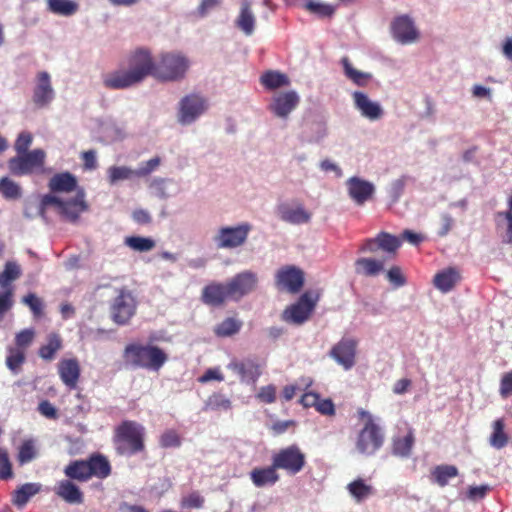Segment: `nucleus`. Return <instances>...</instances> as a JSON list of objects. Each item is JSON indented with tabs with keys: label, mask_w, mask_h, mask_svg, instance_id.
Segmentation results:
<instances>
[{
	"label": "nucleus",
	"mask_w": 512,
	"mask_h": 512,
	"mask_svg": "<svg viewBox=\"0 0 512 512\" xmlns=\"http://www.w3.org/2000/svg\"><path fill=\"white\" fill-rule=\"evenodd\" d=\"M53 207L55 211L66 221L77 222L81 213L88 209L83 189H79L74 197L63 198L55 194H46L40 202L29 201L24 208V215L28 219L36 216H44L45 209Z\"/></svg>",
	"instance_id": "obj_1"
},
{
	"label": "nucleus",
	"mask_w": 512,
	"mask_h": 512,
	"mask_svg": "<svg viewBox=\"0 0 512 512\" xmlns=\"http://www.w3.org/2000/svg\"><path fill=\"white\" fill-rule=\"evenodd\" d=\"M125 363L133 368L159 371L167 362V354L158 346L132 343L125 347Z\"/></svg>",
	"instance_id": "obj_2"
},
{
	"label": "nucleus",
	"mask_w": 512,
	"mask_h": 512,
	"mask_svg": "<svg viewBox=\"0 0 512 512\" xmlns=\"http://www.w3.org/2000/svg\"><path fill=\"white\" fill-rule=\"evenodd\" d=\"M190 59L179 51L161 53L156 60L154 78L161 82H180L190 68Z\"/></svg>",
	"instance_id": "obj_3"
},
{
	"label": "nucleus",
	"mask_w": 512,
	"mask_h": 512,
	"mask_svg": "<svg viewBox=\"0 0 512 512\" xmlns=\"http://www.w3.org/2000/svg\"><path fill=\"white\" fill-rule=\"evenodd\" d=\"M252 225L241 222L234 226H221L212 236V242L217 249L233 250L243 246L248 239Z\"/></svg>",
	"instance_id": "obj_4"
},
{
	"label": "nucleus",
	"mask_w": 512,
	"mask_h": 512,
	"mask_svg": "<svg viewBox=\"0 0 512 512\" xmlns=\"http://www.w3.org/2000/svg\"><path fill=\"white\" fill-rule=\"evenodd\" d=\"M209 108L208 100L201 94L190 93L182 97L177 105V122L189 126L196 122Z\"/></svg>",
	"instance_id": "obj_5"
},
{
	"label": "nucleus",
	"mask_w": 512,
	"mask_h": 512,
	"mask_svg": "<svg viewBox=\"0 0 512 512\" xmlns=\"http://www.w3.org/2000/svg\"><path fill=\"white\" fill-rule=\"evenodd\" d=\"M362 416L367 417V422L358 434L356 449L360 454L371 456L383 445L384 435L370 413L363 411Z\"/></svg>",
	"instance_id": "obj_6"
},
{
	"label": "nucleus",
	"mask_w": 512,
	"mask_h": 512,
	"mask_svg": "<svg viewBox=\"0 0 512 512\" xmlns=\"http://www.w3.org/2000/svg\"><path fill=\"white\" fill-rule=\"evenodd\" d=\"M318 299L319 294L317 292L306 291L296 303L283 311L282 319L294 325L304 324L310 318Z\"/></svg>",
	"instance_id": "obj_7"
},
{
	"label": "nucleus",
	"mask_w": 512,
	"mask_h": 512,
	"mask_svg": "<svg viewBox=\"0 0 512 512\" xmlns=\"http://www.w3.org/2000/svg\"><path fill=\"white\" fill-rule=\"evenodd\" d=\"M45 152L42 149H34L12 157L8 161L9 171L16 176L28 175L44 165Z\"/></svg>",
	"instance_id": "obj_8"
},
{
	"label": "nucleus",
	"mask_w": 512,
	"mask_h": 512,
	"mask_svg": "<svg viewBox=\"0 0 512 512\" xmlns=\"http://www.w3.org/2000/svg\"><path fill=\"white\" fill-rule=\"evenodd\" d=\"M258 282V274L252 270H244L237 273L226 282L230 293V300L237 302L251 294L257 289Z\"/></svg>",
	"instance_id": "obj_9"
},
{
	"label": "nucleus",
	"mask_w": 512,
	"mask_h": 512,
	"mask_svg": "<svg viewBox=\"0 0 512 512\" xmlns=\"http://www.w3.org/2000/svg\"><path fill=\"white\" fill-rule=\"evenodd\" d=\"M272 462L277 469L286 470L288 473L294 475L300 472L304 467L305 455L300 451L298 446L291 445L274 454Z\"/></svg>",
	"instance_id": "obj_10"
},
{
	"label": "nucleus",
	"mask_w": 512,
	"mask_h": 512,
	"mask_svg": "<svg viewBox=\"0 0 512 512\" xmlns=\"http://www.w3.org/2000/svg\"><path fill=\"white\" fill-rule=\"evenodd\" d=\"M155 68L156 61L153 60L151 53L147 49L139 48L129 57L128 70L139 83L147 76L154 77Z\"/></svg>",
	"instance_id": "obj_11"
},
{
	"label": "nucleus",
	"mask_w": 512,
	"mask_h": 512,
	"mask_svg": "<svg viewBox=\"0 0 512 512\" xmlns=\"http://www.w3.org/2000/svg\"><path fill=\"white\" fill-rule=\"evenodd\" d=\"M390 29L393 39L402 45L415 43L420 37L415 22L409 15L395 17L391 22Z\"/></svg>",
	"instance_id": "obj_12"
},
{
	"label": "nucleus",
	"mask_w": 512,
	"mask_h": 512,
	"mask_svg": "<svg viewBox=\"0 0 512 512\" xmlns=\"http://www.w3.org/2000/svg\"><path fill=\"white\" fill-rule=\"evenodd\" d=\"M136 301L127 290H120L119 294L114 298L111 307V317L113 321L119 325L128 323L131 317L135 314Z\"/></svg>",
	"instance_id": "obj_13"
},
{
	"label": "nucleus",
	"mask_w": 512,
	"mask_h": 512,
	"mask_svg": "<svg viewBox=\"0 0 512 512\" xmlns=\"http://www.w3.org/2000/svg\"><path fill=\"white\" fill-rule=\"evenodd\" d=\"M357 341L342 338L329 351V356L345 371L351 370L356 364Z\"/></svg>",
	"instance_id": "obj_14"
},
{
	"label": "nucleus",
	"mask_w": 512,
	"mask_h": 512,
	"mask_svg": "<svg viewBox=\"0 0 512 512\" xmlns=\"http://www.w3.org/2000/svg\"><path fill=\"white\" fill-rule=\"evenodd\" d=\"M400 245V238L386 232H380L375 238L366 239L360 246L359 251L375 254L381 250L388 255H394Z\"/></svg>",
	"instance_id": "obj_15"
},
{
	"label": "nucleus",
	"mask_w": 512,
	"mask_h": 512,
	"mask_svg": "<svg viewBox=\"0 0 512 512\" xmlns=\"http://www.w3.org/2000/svg\"><path fill=\"white\" fill-rule=\"evenodd\" d=\"M55 98V90L52 86L51 76L46 71H40L36 75L33 88L32 101L37 108L48 107Z\"/></svg>",
	"instance_id": "obj_16"
},
{
	"label": "nucleus",
	"mask_w": 512,
	"mask_h": 512,
	"mask_svg": "<svg viewBox=\"0 0 512 512\" xmlns=\"http://www.w3.org/2000/svg\"><path fill=\"white\" fill-rule=\"evenodd\" d=\"M348 196L357 205L362 206L370 200L375 191V185L358 176H352L345 182Z\"/></svg>",
	"instance_id": "obj_17"
},
{
	"label": "nucleus",
	"mask_w": 512,
	"mask_h": 512,
	"mask_svg": "<svg viewBox=\"0 0 512 512\" xmlns=\"http://www.w3.org/2000/svg\"><path fill=\"white\" fill-rule=\"evenodd\" d=\"M226 367L236 374L241 382L246 384H254L261 375L259 364L251 358H233Z\"/></svg>",
	"instance_id": "obj_18"
},
{
	"label": "nucleus",
	"mask_w": 512,
	"mask_h": 512,
	"mask_svg": "<svg viewBox=\"0 0 512 512\" xmlns=\"http://www.w3.org/2000/svg\"><path fill=\"white\" fill-rule=\"evenodd\" d=\"M352 99L354 108L363 118L371 122H375L384 116V109L382 105L377 101L371 100L366 93L362 91H354L352 93Z\"/></svg>",
	"instance_id": "obj_19"
},
{
	"label": "nucleus",
	"mask_w": 512,
	"mask_h": 512,
	"mask_svg": "<svg viewBox=\"0 0 512 512\" xmlns=\"http://www.w3.org/2000/svg\"><path fill=\"white\" fill-rule=\"evenodd\" d=\"M300 102V97L295 91L277 93L272 97L268 106L270 112L276 117L287 119L292 111L296 109Z\"/></svg>",
	"instance_id": "obj_20"
},
{
	"label": "nucleus",
	"mask_w": 512,
	"mask_h": 512,
	"mask_svg": "<svg viewBox=\"0 0 512 512\" xmlns=\"http://www.w3.org/2000/svg\"><path fill=\"white\" fill-rule=\"evenodd\" d=\"M278 217L292 225H302L310 222L311 213L300 202L282 203L277 207Z\"/></svg>",
	"instance_id": "obj_21"
},
{
	"label": "nucleus",
	"mask_w": 512,
	"mask_h": 512,
	"mask_svg": "<svg viewBox=\"0 0 512 512\" xmlns=\"http://www.w3.org/2000/svg\"><path fill=\"white\" fill-rule=\"evenodd\" d=\"M276 284L290 293H297L304 284L303 271L295 266H285L277 271Z\"/></svg>",
	"instance_id": "obj_22"
},
{
	"label": "nucleus",
	"mask_w": 512,
	"mask_h": 512,
	"mask_svg": "<svg viewBox=\"0 0 512 512\" xmlns=\"http://www.w3.org/2000/svg\"><path fill=\"white\" fill-rule=\"evenodd\" d=\"M119 437L125 441L132 453L143 449L144 427L133 421H124L118 428Z\"/></svg>",
	"instance_id": "obj_23"
},
{
	"label": "nucleus",
	"mask_w": 512,
	"mask_h": 512,
	"mask_svg": "<svg viewBox=\"0 0 512 512\" xmlns=\"http://www.w3.org/2000/svg\"><path fill=\"white\" fill-rule=\"evenodd\" d=\"M138 80L128 69H119L107 73L103 77V84L106 88L121 90L138 84Z\"/></svg>",
	"instance_id": "obj_24"
},
{
	"label": "nucleus",
	"mask_w": 512,
	"mask_h": 512,
	"mask_svg": "<svg viewBox=\"0 0 512 512\" xmlns=\"http://www.w3.org/2000/svg\"><path fill=\"white\" fill-rule=\"evenodd\" d=\"M230 300L227 283L213 282L202 290V301L211 306H220Z\"/></svg>",
	"instance_id": "obj_25"
},
{
	"label": "nucleus",
	"mask_w": 512,
	"mask_h": 512,
	"mask_svg": "<svg viewBox=\"0 0 512 512\" xmlns=\"http://www.w3.org/2000/svg\"><path fill=\"white\" fill-rule=\"evenodd\" d=\"M99 134L105 142L121 141L126 137V128L123 123L112 118L98 120Z\"/></svg>",
	"instance_id": "obj_26"
},
{
	"label": "nucleus",
	"mask_w": 512,
	"mask_h": 512,
	"mask_svg": "<svg viewBox=\"0 0 512 512\" xmlns=\"http://www.w3.org/2000/svg\"><path fill=\"white\" fill-rule=\"evenodd\" d=\"M55 493L68 504L80 505L84 501L80 488L69 479L59 481L55 487Z\"/></svg>",
	"instance_id": "obj_27"
},
{
	"label": "nucleus",
	"mask_w": 512,
	"mask_h": 512,
	"mask_svg": "<svg viewBox=\"0 0 512 512\" xmlns=\"http://www.w3.org/2000/svg\"><path fill=\"white\" fill-rule=\"evenodd\" d=\"M58 372L62 382L74 389L80 377V366L76 359H63L58 364Z\"/></svg>",
	"instance_id": "obj_28"
},
{
	"label": "nucleus",
	"mask_w": 512,
	"mask_h": 512,
	"mask_svg": "<svg viewBox=\"0 0 512 512\" xmlns=\"http://www.w3.org/2000/svg\"><path fill=\"white\" fill-rule=\"evenodd\" d=\"M235 25L246 36H251L254 33L256 17L251 9V0H242Z\"/></svg>",
	"instance_id": "obj_29"
},
{
	"label": "nucleus",
	"mask_w": 512,
	"mask_h": 512,
	"mask_svg": "<svg viewBox=\"0 0 512 512\" xmlns=\"http://www.w3.org/2000/svg\"><path fill=\"white\" fill-rule=\"evenodd\" d=\"M48 186L53 193H69L77 188V179L69 172H62L51 177Z\"/></svg>",
	"instance_id": "obj_30"
},
{
	"label": "nucleus",
	"mask_w": 512,
	"mask_h": 512,
	"mask_svg": "<svg viewBox=\"0 0 512 512\" xmlns=\"http://www.w3.org/2000/svg\"><path fill=\"white\" fill-rule=\"evenodd\" d=\"M277 467H274L272 462L271 466L265 468H255L250 473V478L256 487H264L266 485H273L279 480Z\"/></svg>",
	"instance_id": "obj_31"
},
{
	"label": "nucleus",
	"mask_w": 512,
	"mask_h": 512,
	"mask_svg": "<svg viewBox=\"0 0 512 512\" xmlns=\"http://www.w3.org/2000/svg\"><path fill=\"white\" fill-rule=\"evenodd\" d=\"M384 270V260L371 257L358 258L355 261V272L366 277L377 276Z\"/></svg>",
	"instance_id": "obj_32"
},
{
	"label": "nucleus",
	"mask_w": 512,
	"mask_h": 512,
	"mask_svg": "<svg viewBox=\"0 0 512 512\" xmlns=\"http://www.w3.org/2000/svg\"><path fill=\"white\" fill-rule=\"evenodd\" d=\"M46 7L50 13L63 17H71L79 10L74 0H46Z\"/></svg>",
	"instance_id": "obj_33"
},
{
	"label": "nucleus",
	"mask_w": 512,
	"mask_h": 512,
	"mask_svg": "<svg viewBox=\"0 0 512 512\" xmlns=\"http://www.w3.org/2000/svg\"><path fill=\"white\" fill-rule=\"evenodd\" d=\"M88 460H75L64 469V474L69 480L85 482L90 479Z\"/></svg>",
	"instance_id": "obj_34"
},
{
	"label": "nucleus",
	"mask_w": 512,
	"mask_h": 512,
	"mask_svg": "<svg viewBox=\"0 0 512 512\" xmlns=\"http://www.w3.org/2000/svg\"><path fill=\"white\" fill-rule=\"evenodd\" d=\"M347 490L351 497L357 502L361 503L373 496L375 493L374 488L367 484L364 479L358 478L347 485Z\"/></svg>",
	"instance_id": "obj_35"
},
{
	"label": "nucleus",
	"mask_w": 512,
	"mask_h": 512,
	"mask_svg": "<svg viewBox=\"0 0 512 512\" xmlns=\"http://www.w3.org/2000/svg\"><path fill=\"white\" fill-rule=\"evenodd\" d=\"M459 279L458 272L454 268L445 269L434 277V286L443 293L449 292Z\"/></svg>",
	"instance_id": "obj_36"
},
{
	"label": "nucleus",
	"mask_w": 512,
	"mask_h": 512,
	"mask_svg": "<svg viewBox=\"0 0 512 512\" xmlns=\"http://www.w3.org/2000/svg\"><path fill=\"white\" fill-rule=\"evenodd\" d=\"M90 478L95 476L105 479L111 474V466L106 457L100 454L92 455L88 459Z\"/></svg>",
	"instance_id": "obj_37"
},
{
	"label": "nucleus",
	"mask_w": 512,
	"mask_h": 512,
	"mask_svg": "<svg viewBox=\"0 0 512 512\" xmlns=\"http://www.w3.org/2000/svg\"><path fill=\"white\" fill-rule=\"evenodd\" d=\"M495 226L502 231V242L512 244V212L499 211L494 215Z\"/></svg>",
	"instance_id": "obj_38"
},
{
	"label": "nucleus",
	"mask_w": 512,
	"mask_h": 512,
	"mask_svg": "<svg viewBox=\"0 0 512 512\" xmlns=\"http://www.w3.org/2000/svg\"><path fill=\"white\" fill-rule=\"evenodd\" d=\"M345 76L357 86H366L372 79V74L357 70L347 57L341 60Z\"/></svg>",
	"instance_id": "obj_39"
},
{
	"label": "nucleus",
	"mask_w": 512,
	"mask_h": 512,
	"mask_svg": "<svg viewBox=\"0 0 512 512\" xmlns=\"http://www.w3.org/2000/svg\"><path fill=\"white\" fill-rule=\"evenodd\" d=\"M41 484L39 483H26L20 486L13 494V504L18 507H23L31 497L39 493Z\"/></svg>",
	"instance_id": "obj_40"
},
{
	"label": "nucleus",
	"mask_w": 512,
	"mask_h": 512,
	"mask_svg": "<svg viewBox=\"0 0 512 512\" xmlns=\"http://www.w3.org/2000/svg\"><path fill=\"white\" fill-rule=\"evenodd\" d=\"M458 475V469L454 465L442 464L436 466L431 472L432 480L440 487H444L449 480Z\"/></svg>",
	"instance_id": "obj_41"
},
{
	"label": "nucleus",
	"mask_w": 512,
	"mask_h": 512,
	"mask_svg": "<svg viewBox=\"0 0 512 512\" xmlns=\"http://www.w3.org/2000/svg\"><path fill=\"white\" fill-rule=\"evenodd\" d=\"M22 274L19 264L15 261H8L4 266V270L0 273V288L13 289L11 283L17 280Z\"/></svg>",
	"instance_id": "obj_42"
},
{
	"label": "nucleus",
	"mask_w": 512,
	"mask_h": 512,
	"mask_svg": "<svg viewBox=\"0 0 512 512\" xmlns=\"http://www.w3.org/2000/svg\"><path fill=\"white\" fill-rule=\"evenodd\" d=\"M415 442L414 434L410 430L403 437H396L393 440V454L398 457L407 458L411 454Z\"/></svg>",
	"instance_id": "obj_43"
},
{
	"label": "nucleus",
	"mask_w": 512,
	"mask_h": 512,
	"mask_svg": "<svg viewBox=\"0 0 512 512\" xmlns=\"http://www.w3.org/2000/svg\"><path fill=\"white\" fill-rule=\"evenodd\" d=\"M107 178L111 185L119 181L132 180L137 178L136 169L127 166H111L107 170Z\"/></svg>",
	"instance_id": "obj_44"
},
{
	"label": "nucleus",
	"mask_w": 512,
	"mask_h": 512,
	"mask_svg": "<svg viewBox=\"0 0 512 512\" xmlns=\"http://www.w3.org/2000/svg\"><path fill=\"white\" fill-rule=\"evenodd\" d=\"M261 83L270 90H274L289 85V78L279 71H267L261 78Z\"/></svg>",
	"instance_id": "obj_45"
},
{
	"label": "nucleus",
	"mask_w": 512,
	"mask_h": 512,
	"mask_svg": "<svg viewBox=\"0 0 512 512\" xmlns=\"http://www.w3.org/2000/svg\"><path fill=\"white\" fill-rule=\"evenodd\" d=\"M0 194L6 200H17L22 196V188L9 177H2L0 178Z\"/></svg>",
	"instance_id": "obj_46"
},
{
	"label": "nucleus",
	"mask_w": 512,
	"mask_h": 512,
	"mask_svg": "<svg viewBox=\"0 0 512 512\" xmlns=\"http://www.w3.org/2000/svg\"><path fill=\"white\" fill-rule=\"evenodd\" d=\"M62 347V340L57 334H50L48 336L47 344L43 345L39 349V356L47 361L54 359V356L58 350Z\"/></svg>",
	"instance_id": "obj_47"
},
{
	"label": "nucleus",
	"mask_w": 512,
	"mask_h": 512,
	"mask_svg": "<svg viewBox=\"0 0 512 512\" xmlns=\"http://www.w3.org/2000/svg\"><path fill=\"white\" fill-rule=\"evenodd\" d=\"M242 327V322L237 320L236 318L229 317L224 319L221 323H219L214 332L217 336L220 337H230L239 332Z\"/></svg>",
	"instance_id": "obj_48"
},
{
	"label": "nucleus",
	"mask_w": 512,
	"mask_h": 512,
	"mask_svg": "<svg viewBox=\"0 0 512 512\" xmlns=\"http://www.w3.org/2000/svg\"><path fill=\"white\" fill-rule=\"evenodd\" d=\"M25 359V352L23 350L14 347L8 348L6 366L13 374L16 375L20 372Z\"/></svg>",
	"instance_id": "obj_49"
},
{
	"label": "nucleus",
	"mask_w": 512,
	"mask_h": 512,
	"mask_svg": "<svg viewBox=\"0 0 512 512\" xmlns=\"http://www.w3.org/2000/svg\"><path fill=\"white\" fill-rule=\"evenodd\" d=\"M124 243L138 252H148L155 247V241L149 237L130 236L125 238Z\"/></svg>",
	"instance_id": "obj_50"
},
{
	"label": "nucleus",
	"mask_w": 512,
	"mask_h": 512,
	"mask_svg": "<svg viewBox=\"0 0 512 512\" xmlns=\"http://www.w3.org/2000/svg\"><path fill=\"white\" fill-rule=\"evenodd\" d=\"M490 445L496 449H501L506 446L508 439L504 432V422L502 419H497L493 423V433L490 436Z\"/></svg>",
	"instance_id": "obj_51"
},
{
	"label": "nucleus",
	"mask_w": 512,
	"mask_h": 512,
	"mask_svg": "<svg viewBox=\"0 0 512 512\" xmlns=\"http://www.w3.org/2000/svg\"><path fill=\"white\" fill-rule=\"evenodd\" d=\"M231 401L222 393H213L208 397L205 402V409L207 410H229L231 408Z\"/></svg>",
	"instance_id": "obj_52"
},
{
	"label": "nucleus",
	"mask_w": 512,
	"mask_h": 512,
	"mask_svg": "<svg viewBox=\"0 0 512 512\" xmlns=\"http://www.w3.org/2000/svg\"><path fill=\"white\" fill-rule=\"evenodd\" d=\"M305 8L309 12L316 14L320 17H330L335 12L334 6L322 2H317L314 0H308L307 3L305 4Z\"/></svg>",
	"instance_id": "obj_53"
},
{
	"label": "nucleus",
	"mask_w": 512,
	"mask_h": 512,
	"mask_svg": "<svg viewBox=\"0 0 512 512\" xmlns=\"http://www.w3.org/2000/svg\"><path fill=\"white\" fill-rule=\"evenodd\" d=\"M167 182H169V180L164 178L157 177L152 179L149 184L152 194L162 200L168 199L170 194L167 191Z\"/></svg>",
	"instance_id": "obj_54"
},
{
	"label": "nucleus",
	"mask_w": 512,
	"mask_h": 512,
	"mask_svg": "<svg viewBox=\"0 0 512 512\" xmlns=\"http://www.w3.org/2000/svg\"><path fill=\"white\" fill-rule=\"evenodd\" d=\"M161 159L160 157L156 156L148 161L142 162L139 164V166L136 168L137 178L146 177L160 166Z\"/></svg>",
	"instance_id": "obj_55"
},
{
	"label": "nucleus",
	"mask_w": 512,
	"mask_h": 512,
	"mask_svg": "<svg viewBox=\"0 0 512 512\" xmlns=\"http://www.w3.org/2000/svg\"><path fill=\"white\" fill-rule=\"evenodd\" d=\"M204 503L205 499L199 492H192L181 499V507L186 509H200Z\"/></svg>",
	"instance_id": "obj_56"
},
{
	"label": "nucleus",
	"mask_w": 512,
	"mask_h": 512,
	"mask_svg": "<svg viewBox=\"0 0 512 512\" xmlns=\"http://www.w3.org/2000/svg\"><path fill=\"white\" fill-rule=\"evenodd\" d=\"M13 289L0 288V320L13 306Z\"/></svg>",
	"instance_id": "obj_57"
},
{
	"label": "nucleus",
	"mask_w": 512,
	"mask_h": 512,
	"mask_svg": "<svg viewBox=\"0 0 512 512\" xmlns=\"http://www.w3.org/2000/svg\"><path fill=\"white\" fill-rule=\"evenodd\" d=\"M34 336H35V332L33 329H24V330L20 331L15 336V343H16L15 348H18V349H21L24 351L26 348H28L31 345V343L34 339Z\"/></svg>",
	"instance_id": "obj_58"
},
{
	"label": "nucleus",
	"mask_w": 512,
	"mask_h": 512,
	"mask_svg": "<svg viewBox=\"0 0 512 512\" xmlns=\"http://www.w3.org/2000/svg\"><path fill=\"white\" fill-rule=\"evenodd\" d=\"M387 280L394 286L400 288L406 284V278L398 266L391 267L386 274Z\"/></svg>",
	"instance_id": "obj_59"
},
{
	"label": "nucleus",
	"mask_w": 512,
	"mask_h": 512,
	"mask_svg": "<svg viewBox=\"0 0 512 512\" xmlns=\"http://www.w3.org/2000/svg\"><path fill=\"white\" fill-rule=\"evenodd\" d=\"M221 5V0H200L195 10V14L200 18H205L211 11Z\"/></svg>",
	"instance_id": "obj_60"
},
{
	"label": "nucleus",
	"mask_w": 512,
	"mask_h": 512,
	"mask_svg": "<svg viewBox=\"0 0 512 512\" xmlns=\"http://www.w3.org/2000/svg\"><path fill=\"white\" fill-rule=\"evenodd\" d=\"M22 302L30 308L34 316L38 317L42 314L43 302L35 294L29 293L23 297Z\"/></svg>",
	"instance_id": "obj_61"
},
{
	"label": "nucleus",
	"mask_w": 512,
	"mask_h": 512,
	"mask_svg": "<svg viewBox=\"0 0 512 512\" xmlns=\"http://www.w3.org/2000/svg\"><path fill=\"white\" fill-rule=\"evenodd\" d=\"M32 134L26 131L21 132L14 144V148L17 151V153L22 154L27 152L29 146L32 143Z\"/></svg>",
	"instance_id": "obj_62"
},
{
	"label": "nucleus",
	"mask_w": 512,
	"mask_h": 512,
	"mask_svg": "<svg viewBox=\"0 0 512 512\" xmlns=\"http://www.w3.org/2000/svg\"><path fill=\"white\" fill-rule=\"evenodd\" d=\"M35 456V450L33 443L31 441L24 442L18 454V460L21 464L30 462Z\"/></svg>",
	"instance_id": "obj_63"
},
{
	"label": "nucleus",
	"mask_w": 512,
	"mask_h": 512,
	"mask_svg": "<svg viewBox=\"0 0 512 512\" xmlns=\"http://www.w3.org/2000/svg\"><path fill=\"white\" fill-rule=\"evenodd\" d=\"M499 393L502 398H508L512 395V370L503 374L500 381Z\"/></svg>",
	"instance_id": "obj_64"
}]
</instances>
